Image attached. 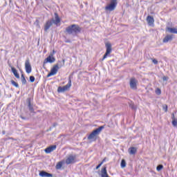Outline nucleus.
Listing matches in <instances>:
<instances>
[{
	"instance_id": "f257e3e1",
	"label": "nucleus",
	"mask_w": 177,
	"mask_h": 177,
	"mask_svg": "<svg viewBox=\"0 0 177 177\" xmlns=\"http://www.w3.org/2000/svg\"><path fill=\"white\" fill-rule=\"evenodd\" d=\"M81 27L77 24H73L69 26H68L66 28V32L69 35H73V37H75L77 34H80L81 32Z\"/></svg>"
},
{
	"instance_id": "f03ea898",
	"label": "nucleus",
	"mask_w": 177,
	"mask_h": 177,
	"mask_svg": "<svg viewBox=\"0 0 177 177\" xmlns=\"http://www.w3.org/2000/svg\"><path fill=\"white\" fill-rule=\"evenodd\" d=\"M104 129V126H101L95 130L93 131L88 136V140H96V136L102 132V130Z\"/></svg>"
},
{
	"instance_id": "7ed1b4c3",
	"label": "nucleus",
	"mask_w": 177,
	"mask_h": 177,
	"mask_svg": "<svg viewBox=\"0 0 177 177\" xmlns=\"http://www.w3.org/2000/svg\"><path fill=\"white\" fill-rule=\"evenodd\" d=\"M115 8H117V0H111V3L105 7V10L113 12L115 10Z\"/></svg>"
},
{
	"instance_id": "20e7f679",
	"label": "nucleus",
	"mask_w": 177,
	"mask_h": 177,
	"mask_svg": "<svg viewBox=\"0 0 177 177\" xmlns=\"http://www.w3.org/2000/svg\"><path fill=\"white\" fill-rule=\"evenodd\" d=\"M69 88H71V77H68V82L66 85L64 86L63 87L59 86L57 89V92L63 93L66 92V91H68Z\"/></svg>"
},
{
	"instance_id": "39448f33",
	"label": "nucleus",
	"mask_w": 177,
	"mask_h": 177,
	"mask_svg": "<svg viewBox=\"0 0 177 177\" xmlns=\"http://www.w3.org/2000/svg\"><path fill=\"white\" fill-rule=\"evenodd\" d=\"M60 68H62V65L59 66V64L54 65L53 68H51L50 72L47 75V77L49 78V77H52V75H56Z\"/></svg>"
},
{
	"instance_id": "423d86ee",
	"label": "nucleus",
	"mask_w": 177,
	"mask_h": 177,
	"mask_svg": "<svg viewBox=\"0 0 177 177\" xmlns=\"http://www.w3.org/2000/svg\"><path fill=\"white\" fill-rule=\"evenodd\" d=\"M106 48V51L105 53V54L104 55V57L102 59V61L104 60V59H106V57H107V56H109V55H110V53H111V44L110 43H106L105 44Z\"/></svg>"
},
{
	"instance_id": "0eeeda50",
	"label": "nucleus",
	"mask_w": 177,
	"mask_h": 177,
	"mask_svg": "<svg viewBox=\"0 0 177 177\" xmlns=\"http://www.w3.org/2000/svg\"><path fill=\"white\" fill-rule=\"evenodd\" d=\"M25 70L27 74H30L31 71H32V68H31V64L30 63V59H27L25 62Z\"/></svg>"
},
{
	"instance_id": "6e6552de",
	"label": "nucleus",
	"mask_w": 177,
	"mask_h": 177,
	"mask_svg": "<svg viewBox=\"0 0 177 177\" xmlns=\"http://www.w3.org/2000/svg\"><path fill=\"white\" fill-rule=\"evenodd\" d=\"M53 24H55V26H59L60 24V17H59V15L57 13H55V17L50 19Z\"/></svg>"
},
{
	"instance_id": "1a4fd4ad",
	"label": "nucleus",
	"mask_w": 177,
	"mask_h": 177,
	"mask_svg": "<svg viewBox=\"0 0 177 177\" xmlns=\"http://www.w3.org/2000/svg\"><path fill=\"white\" fill-rule=\"evenodd\" d=\"M138 80L135 78H131L130 80V88L133 90H136L138 88Z\"/></svg>"
},
{
	"instance_id": "9d476101",
	"label": "nucleus",
	"mask_w": 177,
	"mask_h": 177,
	"mask_svg": "<svg viewBox=\"0 0 177 177\" xmlns=\"http://www.w3.org/2000/svg\"><path fill=\"white\" fill-rule=\"evenodd\" d=\"M56 59L53 57V55H50L44 62V64H46V63H55Z\"/></svg>"
},
{
	"instance_id": "9b49d317",
	"label": "nucleus",
	"mask_w": 177,
	"mask_h": 177,
	"mask_svg": "<svg viewBox=\"0 0 177 177\" xmlns=\"http://www.w3.org/2000/svg\"><path fill=\"white\" fill-rule=\"evenodd\" d=\"M74 162H75V156H69L66 160V164H67L68 165L69 164H74Z\"/></svg>"
},
{
	"instance_id": "f8f14e48",
	"label": "nucleus",
	"mask_w": 177,
	"mask_h": 177,
	"mask_svg": "<svg viewBox=\"0 0 177 177\" xmlns=\"http://www.w3.org/2000/svg\"><path fill=\"white\" fill-rule=\"evenodd\" d=\"M52 26H53V22H52L50 19L48 20L44 25V31L46 32V31H48V30H49Z\"/></svg>"
},
{
	"instance_id": "ddd939ff",
	"label": "nucleus",
	"mask_w": 177,
	"mask_h": 177,
	"mask_svg": "<svg viewBox=\"0 0 177 177\" xmlns=\"http://www.w3.org/2000/svg\"><path fill=\"white\" fill-rule=\"evenodd\" d=\"M54 150H56V145L50 146L47 147L44 151L45 153L49 154V153H52V151H54Z\"/></svg>"
},
{
	"instance_id": "4468645a",
	"label": "nucleus",
	"mask_w": 177,
	"mask_h": 177,
	"mask_svg": "<svg viewBox=\"0 0 177 177\" xmlns=\"http://www.w3.org/2000/svg\"><path fill=\"white\" fill-rule=\"evenodd\" d=\"M39 175V176H41V177H53V174H49L45 171H40Z\"/></svg>"
},
{
	"instance_id": "2eb2a0df",
	"label": "nucleus",
	"mask_w": 177,
	"mask_h": 177,
	"mask_svg": "<svg viewBox=\"0 0 177 177\" xmlns=\"http://www.w3.org/2000/svg\"><path fill=\"white\" fill-rule=\"evenodd\" d=\"M147 21L149 26L154 25V18L152 16H150V15L147 16Z\"/></svg>"
},
{
	"instance_id": "dca6fc26",
	"label": "nucleus",
	"mask_w": 177,
	"mask_h": 177,
	"mask_svg": "<svg viewBox=\"0 0 177 177\" xmlns=\"http://www.w3.org/2000/svg\"><path fill=\"white\" fill-rule=\"evenodd\" d=\"M27 102H28V107L29 111H30V113H35L34 111V107L31 104V99L30 98H28L27 99Z\"/></svg>"
},
{
	"instance_id": "f3484780",
	"label": "nucleus",
	"mask_w": 177,
	"mask_h": 177,
	"mask_svg": "<svg viewBox=\"0 0 177 177\" xmlns=\"http://www.w3.org/2000/svg\"><path fill=\"white\" fill-rule=\"evenodd\" d=\"M166 31H168V32H171V34H177V28H166Z\"/></svg>"
},
{
	"instance_id": "a211bd4d",
	"label": "nucleus",
	"mask_w": 177,
	"mask_h": 177,
	"mask_svg": "<svg viewBox=\"0 0 177 177\" xmlns=\"http://www.w3.org/2000/svg\"><path fill=\"white\" fill-rule=\"evenodd\" d=\"M172 35H167L163 39V42L165 44H167V42H169V41H172Z\"/></svg>"
},
{
	"instance_id": "6ab92c4d",
	"label": "nucleus",
	"mask_w": 177,
	"mask_h": 177,
	"mask_svg": "<svg viewBox=\"0 0 177 177\" xmlns=\"http://www.w3.org/2000/svg\"><path fill=\"white\" fill-rule=\"evenodd\" d=\"M11 69L15 77H16V78H20V75L17 73V70H16V68L14 67H11Z\"/></svg>"
},
{
	"instance_id": "aec40b11",
	"label": "nucleus",
	"mask_w": 177,
	"mask_h": 177,
	"mask_svg": "<svg viewBox=\"0 0 177 177\" xmlns=\"http://www.w3.org/2000/svg\"><path fill=\"white\" fill-rule=\"evenodd\" d=\"M136 147H131L130 149H129V154L133 155V154H136Z\"/></svg>"
},
{
	"instance_id": "412c9836",
	"label": "nucleus",
	"mask_w": 177,
	"mask_h": 177,
	"mask_svg": "<svg viewBox=\"0 0 177 177\" xmlns=\"http://www.w3.org/2000/svg\"><path fill=\"white\" fill-rule=\"evenodd\" d=\"M62 167H63V162H59L56 165L55 168H56V169H60L62 168Z\"/></svg>"
},
{
	"instance_id": "4be33fe9",
	"label": "nucleus",
	"mask_w": 177,
	"mask_h": 177,
	"mask_svg": "<svg viewBox=\"0 0 177 177\" xmlns=\"http://www.w3.org/2000/svg\"><path fill=\"white\" fill-rule=\"evenodd\" d=\"M127 167V162H125V160L122 159L121 161V167L125 168Z\"/></svg>"
},
{
	"instance_id": "5701e85b",
	"label": "nucleus",
	"mask_w": 177,
	"mask_h": 177,
	"mask_svg": "<svg viewBox=\"0 0 177 177\" xmlns=\"http://www.w3.org/2000/svg\"><path fill=\"white\" fill-rule=\"evenodd\" d=\"M11 84L16 88H19V84H17V82H15L14 80H11Z\"/></svg>"
},
{
	"instance_id": "b1692460",
	"label": "nucleus",
	"mask_w": 177,
	"mask_h": 177,
	"mask_svg": "<svg viewBox=\"0 0 177 177\" xmlns=\"http://www.w3.org/2000/svg\"><path fill=\"white\" fill-rule=\"evenodd\" d=\"M162 168H164V166L162 165H159L157 166L156 169L157 171H160L161 169H162Z\"/></svg>"
},
{
	"instance_id": "393cba45",
	"label": "nucleus",
	"mask_w": 177,
	"mask_h": 177,
	"mask_svg": "<svg viewBox=\"0 0 177 177\" xmlns=\"http://www.w3.org/2000/svg\"><path fill=\"white\" fill-rule=\"evenodd\" d=\"M171 124L173 127H176L177 126V119H174L172 120Z\"/></svg>"
},
{
	"instance_id": "a878e982",
	"label": "nucleus",
	"mask_w": 177,
	"mask_h": 177,
	"mask_svg": "<svg viewBox=\"0 0 177 177\" xmlns=\"http://www.w3.org/2000/svg\"><path fill=\"white\" fill-rule=\"evenodd\" d=\"M35 26L39 27V20L36 19V21L34 23Z\"/></svg>"
},
{
	"instance_id": "bb28decb",
	"label": "nucleus",
	"mask_w": 177,
	"mask_h": 177,
	"mask_svg": "<svg viewBox=\"0 0 177 177\" xmlns=\"http://www.w3.org/2000/svg\"><path fill=\"white\" fill-rule=\"evenodd\" d=\"M156 95H161V89L156 88Z\"/></svg>"
},
{
	"instance_id": "cd10ccee",
	"label": "nucleus",
	"mask_w": 177,
	"mask_h": 177,
	"mask_svg": "<svg viewBox=\"0 0 177 177\" xmlns=\"http://www.w3.org/2000/svg\"><path fill=\"white\" fill-rule=\"evenodd\" d=\"M163 110H165V111L167 112L168 111V105H163Z\"/></svg>"
},
{
	"instance_id": "c85d7f7f",
	"label": "nucleus",
	"mask_w": 177,
	"mask_h": 177,
	"mask_svg": "<svg viewBox=\"0 0 177 177\" xmlns=\"http://www.w3.org/2000/svg\"><path fill=\"white\" fill-rule=\"evenodd\" d=\"M30 82H34V81H35V77L34 76H30Z\"/></svg>"
},
{
	"instance_id": "c756f323",
	"label": "nucleus",
	"mask_w": 177,
	"mask_h": 177,
	"mask_svg": "<svg viewBox=\"0 0 177 177\" xmlns=\"http://www.w3.org/2000/svg\"><path fill=\"white\" fill-rule=\"evenodd\" d=\"M129 106H130L131 109H132V110L136 109V106H135V105L133 104H130Z\"/></svg>"
},
{
	"instance_id": "7c9ffc66",
	"label": "nucleus",
	"mask_w": 177,
	"mask_h": 177,
	"mask_svg": "<svg viewBox=\"0 0 177 177\" xmlns=\"http://www.w3.org/2000/svg\"><path fill=\"white\" fill-rule=\"evenodd\" d=\"M21 82L24 85H26V84H27V80H26V78L21 79Z\"/></svg>"
},
{
	"instance_id": "2f4dec72",
	"label": "nucleus",
	"mask_w": 177,
	"mask_h": 177,
	"mask_svg": "<svg viewBox=\"0 0 177 177\" xmlns=\"http://www.w3.org/2000/svg\"><path fill=\"white\" fill-rule=\"evenodd\" d=\"M152 62H153V63L154 64H158V61H157V59H153L152 60Z\"/></svg>"
},
{
	"instance_id": "473e14b6",
	"label": "nucleus",
	"mask_w": 177,
	"mask_h": 177,
	"mask_svg": "<svg viewBox=\"0 0 177 177\" xmlns=\"http://www.w3.org/2000/svg\"><path fill=\"white\" fill-rule=\"evenodd\" d=\"M102 164H103V162L100 163V164L96 167V169H99V168H100V167H102Z\"/></svg>"
},
{
	"instance_id": "72a5a7b5",
	"label": "nucleus",
	"mask_w": 177,
	"mask_h": 177,
	"mask_svg": "<svg viewBox=\"0 0 177 177\" xmlns=\"http://www.w3.org/2000/svg\"><path fill=\"white\" fill-rule=\"evenodd\" d=\"M162 80H163V81H168V77L164 76V77H162Z\"/></svg>"
},
{
	"instance_id": "f704fd0d",
	"label": "nucleus",
	"mask_w": 177,
	"mask_h": 177,
	"mask_svg": "<svg viewBox=\"0 0 177 177\" xmlns=\"http://www.w3.org/2000/svg\"><path fill=\"white\" fill-rule=\"evenodd\" d=\"M172 120H176V118H175V115L174 113H172V118H171Z\"/></svg>"
},
{
	"instance_id": "c9c22d12",
	"label": "nucleus",
	"mask_w": 177,
	"mask_h": 177,
	"mask_svg": "<svg viewBox=\"0 0 177 177\" xmlns=\"http://www.w3.org/2000/svg\"><path fill=\"white\" fill-rule=\"evenodd\" d=\"M65 42H66V43H68V44H70V43H71V41H70V40H66Z\"/></svg>"
},
{
	"instance_id": "e433bc0d",
	"label": "nucleus",
	"mask_w": 177,
	"mask_h": 177,
	"mask_svg": "<svg viewBox=\"0 0 177 177\" xmlns=\"http://www.w3.org/2000/svg\"><path fill=\"white\" fill-rule=\"evenodd\" d=\"M26 77H24V75H21V80L25 79Z\"/></svg>"
},
{
	"instance_id": "4c0bfd02",
	"label": "nucleus",
	"mask_w": 177,
	"mask_h": 177,
	"mask_svg": "<svg viewBox=\"0 0 177 177\" xmlns=\"http://www.w3.org/2000/svg\"><path fill=\"white\" fill-rule=\"evenodd\" d=\"M21 118H22V120H26V118H24L23 116H21Z\"/></svg>"
},
{
	"instance_id": "58836bf2",
	"label": "nucleus",
	"mask_w": 177,
	"mask_h": 177,
	"mask_svg": "<svg viewBox=\"0 0 177 177\" xmlns=\"http://www.w3.org/2000/svg\"><path fill=\"white\" fill-rule=\"evenodd\" d=\"M56 125H57V124L55 123V124H53V127H56Z\"/></svg>"
}]
</instances>
